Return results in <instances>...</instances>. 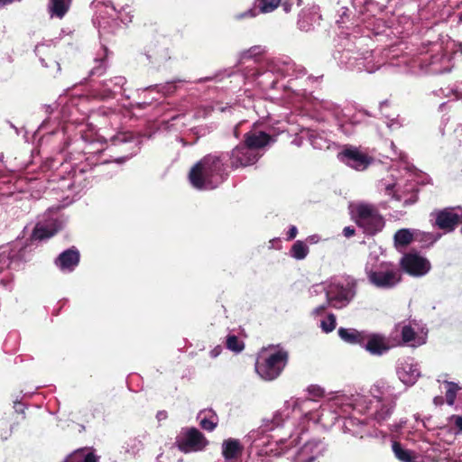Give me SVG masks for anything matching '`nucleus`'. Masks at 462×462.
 I'll use <instances>...</instances> for the list:
<instances>
[{
	"instance_id": "obj_1",
	"label": "nucleus",
	"mask_w": 462,
	"mask_h": 462,
	"mask_svg": "<svg viewBox=\"0 0 462 462\" xmlns=\"http://www.w3.org/2000/svg\"><path fill=\"white\" fill-rule=\"evenodd\" d=\"M50 170H54L48 176L51 189H58L61 192H79L87 188L85 183L87 178L84 177L87 169L81 161L78 163L70 161L67 162L63 157L60 159H51L42 165L43 171Z\"/></svg>"
},
{
	"instance_id": "obj_2",
	"label": "nucleus",
	"mask_w": 462,
	"mask_h": 462,
	"mask_svg": "<svg viewBox=\"0 0 462 462\" xmlns=\"http://www.w3.org/2000/svg\"><path fill=\"white\" fill-rule=\"evenodd\" d=\"M90 114L99 116L108 117L111 124L116 125L120 119V115L115 110L108 107H99L93 109L89 107V98L86 96L74 97L67 100L59 110L60 123L62 122L66 125L62 126L60 130L50 132V134L60 135L64 138L67 131L69 130V124L82 125Z\"/></svg>"
},
{
	"instance_id": "obj_3",
	"label": "nucleus",
	"mask_w": 462,
	"mask_h": 462,
	"mask_svg": "<svg viewBox=\"0 0 462 462\" xmlns=\"http://www.w3.org/2000/svg\"><path fill=\"white\" fill-rule=\"evenodd\" d=\"M91 5L95 12L92 21L101 36L114 33L120 23L132 22V10L128 5H119L112 0H93Z\"/></svg>"
},
{
	"instance_id": "obj_4",
	"label": "nucleus",
	"mask_w": 462,
	"mask_h": 462,
	"mask_svg": "<svg viewBox=\"0 0 462 462\" xmlns=\"http://www.w3.org/2000/svg\"><path fill=\"white\" fill-rule=\"evenodd\" d=\"M227 178L223 160L217 155L208 154L200 159L190 170L189 179L192 186L199 189H214Z\"/></svg>"
},
{
	"instance_id": "obj_5",
	"label": "nucleus",
	"mask_w": 462,
	"mask_h": 462,
	"mask_svg": "<svg viewBox=\"0 0 462 462\" xmlns=\"http://www.w3.org/2000/svg\"><path fill=\"white\" fill-rule=\"evenodd\" d=\"M80 138L74 141L76 148L82 150V156L87 164L91 168L93 165H98L107 162L106 159H99V155L106 149V139L97 134L94 129L88 131H79Z\"/></svg>"
},
{
	"instance_id": "obj_6",
	"label": "nucleus",
	"mask_w": 462,
	"mask_h": 462,
	"mask_svg": "<svg viewBox=\"0 0 462 462\" xmlns=\"http://www.w3.org/2000/svg\"><path fill=\"white\" fill-rule=\"evenodd\" d=\"M288 359V352L282 349L269 355H260L254 365L255 371L263 380L273 381L282 374Z\"/></svg>"
},
{
	"instance_id": "obj_7",
	"label": "nucleus",
	"mask_w": 462,
	"mask_h": 462,
	"mask_svg": "<svg viewBox=\"0 0 462 462\" xmlns=\"http://www.w3.org/2000/svg\"><path fill=\"white\" fill-rule=\"evenodd\" d=\"M355 221L367 236H374L382 231L385 222L377 208L370 204L360 203L355 208Z\"/></svg>"
},
{
	"instance_id": "obj_8",
	"label": "nucleus",
	"mask_w": 462,
	"mask_h": 462,
	"mask_svg": "<svg viewBox=\"0 0 462 462\" xmlns=\"http://www.w3.org/2000/svg\"><path fill=\"white\" fill-rule=\"evenodd\" d=\"M27 260V247L21 241L0 246V273L5 269L21 270Z\"/></svg>"
},
{
	"instance_id": "obj_9",
	"label": "nucleus",
	"mask_w": 462,
	"mask_h": 462,
	"mask_svg": "<svg viewBox=\"0 0 462 462\" xmlns=\"http://www.w3.org/2000/svg\"><path fill=\"white\" fill-rule=\"evenodd\" d=\"M209 441L197 428H189L177 441L178 448L183 453L200 452L205 450Z\"/></svg>"
},
{
	"instance_id": "obj_10",
	"label": "nucleus",
	"mask_w": 462,
	"mask_h": 462,
	"mask_svg": "<svg viewBox=\"0 0 462 462\" xmlns=\"http://www.w3.org/2000/svg\"><path fill=\"white\" fill-rule=\"evenodd\" d=\"M144 135L134 134L130 132L118 131L116 134L109 136V141L112 145L124 144L126 146V151H130V153L126 156L116 159V162H122L131 158L133 155L138 152L140 145L143 143Z\"/></svg>"
},
{
	"instance_id": "obj_11",
	"label": "nucleus",
	"mask_w": 462,
	"mask_h": 462,
	"mask_svg": "<svg viewBox=\"0 0 462 462\" xmlns=\"http://www.w3.org/2000/svg\"><path fill=\"white\" fill-rule=\"evenodd\" d=\"M338 160L346 165L356 170H365L373 162L368 154L359 151L356 147H346L337 154Z\"/></svg>"
},
{
	"instance_id": "obj_12",
	"label": "nucleus",
	"mask_w": 462,
	"mask_h": 462,
	"mask_svg": "<svg viewBox=\"0 0 462 462\" xmlns=\"http://www.w3.org/2000/svg\"><path fill=\"white\" fill-rule=\"evenodd\" d=\"M399 271L393 268H380L368 273L370 283L377 288L391 289L401 282Z\"/></svg>"
},
{
	"instance_id": "obj_13",
	"label": "nucleus",
	"mask_w": 462,
	"mask_h": 462,
	"mask_svg": "<svg viewBox=\"0 0 462 462\" xmlns=\"http://www.w3.org/2000/svg\"><path fill=\"white\" fill-rule=\"evenodd\" d=\"M401 268L412 276H422L426 274L430 269V262L419 255L418 254H405L400 262Z\"/></svg>"
},
{
	"instance_id": "obj_14",
	"label": "nucleus",
	"mask_w": 462,
	"mask_h": 462,
	"mask_svg": "<svg viewBox=\"0 0 462 462\" xmlns=\"http://www.w3.org/2000/svg\"><path fill=\"white\" fill-rule=\"evenodd\" d=\"M259 153L249 147L245 142L235 147L230 155V164L234 169L254 164L259 159Z\"/></svg>"
},
{
	"instance_id": "obj_15",
	"label": "nucleus",
	"mask_w": 462,
	"mask_h": 462,
	"mask_svg": "<svg viewBox=\"0 0 462 462\" xmlns=\"http://www.w3.org/2000/svg\"><path fill=\"white\" fill-rule=\"evenodd\" d=\"M65 222L66 220L63 217L52 218L50 220L46 219L44 222H39L32 233L31 239L32 241L46 240L61 229Z\"/></svg>"
},
{
	"instance_id": "obj_16",
	"label": "nucleus",
	"mask_w": 462,
	"mask_h": 462,
	"mask_svg": "<svg viewBox=\"0 0 462 462\" xmlns=\"http://www.w3.org/2000/svg\"><path fill=\"white\" fill-rule=\"evenodd\" d=\"M435 215V226L447 233L454 231L461 223L462 213H457L454 208H446L436 212Z\"/></svg>"
},
{
	"instance_id": "obj_17",
	"label": "nucleus",
	"mask_w": 462,
	"mask_h": 462,
	"mask_svg": "<svg viewBox=\"0 0 462 462\" xmlns=\"http://www.w3.org/2000/svg\"><path fill=\"white\" fill-rule=\"evenodd\" d=\"M79 251L72 246L59 254L55 264L61 272L70 273L79 265Z\"/></svg>"
},
{
	"instance_id": "obj_18",
	"label": "nucleus",
	"mask_w": 462,
	"mask_h": 462,
	"mask_svg": "<svg viewBox=\"0 0 462 462\" xmlns=\"http://www.w3.org/2000/svg\"><path fill=\"white\" fill-rule=\"evenodd\" d=\"M281 4V0H254L253 8L248 9L245 12L237 14L236 15V20L244 18H253L258 14H268L273 12Z\"/></svg>"
},
{
	"instance_id": "obj_19",
	"label": "nucleus",
	"mask_w": 462,
	"mask_h": 462,
	"mask_svg": "<svg viewBox=\"0 0 462 462\" xmlns=\"http://www.w3.org/2000/svg\"><path fill=\"white\" fill-rule=\"evenodd\" d=\"M125 83V78L121 76L106 79L102 83L101 90L97 92L96 96L100 99L110 98L114 96V94L120 91Z\"/></svg>"
},
{
	"instance_id": "obj_20",
	"label": "nucleus",
	"mask_w": 462,
	"mask_h": 462,
	"mask_svg": "<svg viewBox=\"0 0 462 462\" xmlns=\"http://www.w3.org/2000/svg\"><path fill=\"white\" fill-rule=\"evenodd\" d=\"M362 346L370 354L375 356H381L389 349L385 338L379 334H367L366 340Z\"/></svg>"
},
{
	"instance_id": "obj_21",
	"label": "nucleus",
	"mask_w": 462,
	"mask_h": 462,
	"mask_svg": "<svg viewBox=\"0 0 462 462\" xmlns=\"http://www.w3.org/2000/svg\"><path fill=\"white\" fill-rule=\"evenodd\" d=\"M343 430L345 432H348L360 439L370 434L366 423L355 417H347L344 419Z\"/></svg>"
},
{
	"instance_id": "obj_22",
	"label": "nucleus",
	"mask_w": 462,
	"mask_h": 462,
	"mask_svg": "<svg viewBox=\"0 0 462 462\" xmlns=\"http://www.w3.org/2000/svg\"><path fill=\"white\" fill-rule=\"evenodd\" d=\"M272 141V136L265 132H248L244 135V142L254 151L263 148Z\"/></svg>"
},
{
	"instance_id": "obj_23",
	"label": "nucleus",
	"mask_w": 462,
	"mask_h": 462,
	"mask_svg": "<svg viewBox=\"0 0 462 462\" xmlns=\"http://www.w3.org/2000/svg\"><path fill=\"white\" fill-rule=\"evenodd\" d=\"M71 0H48L47 12L51 18L62 19L69 12Z\"/></svg>"
},
{
	"instance_id": "obj_24",
	"label": "nucleus",
	"mask_w": 462,
	"mask_h": 462,
	"mask_svg": "<svg viewBox=\"0 0 462 462\" xmlns=\"http://www.w3.org/2000/svg\"><path fill=\"white\" fill-rule=\"evenodd\" d=\"M319 443L308 441L299 450L296 460L297 462H313L319 454Z\"/></svg>"
},
{
	"instance_id": "obj_25",
	"label": "nucleus",
	"mask_w": 462,
	"mask_h": 462,
	"mask_svg": "<svg viewBox=\"0 0 462 462\" xmlns=\"http://www.w3.org/2000/svg\"><path fill=\"white\" fill-rule=\"evenodd\" d=\"M99 457L94 453L93 448H81L70 453L63 462H98Z\"/></svg>"
},
{
	"instance_id": "obj_26",
	"label": "nucleus",
	"mask_w": 462,
	"mask_h": 462,
	"mask_svg": "<svg viewBox=\"0 0 462 462\" xmlns=\"http://www.w3.org/2000/svg\"><path fill=\"white\" fill-rule=\"evenodd\" d=\"M337 333L345 342L361 346L365 344L367 337V334L365 331H358L355 328H339Z\"/></svg>"
},
{
	"instance_id": "obj_27",
	"label": "nucleus",
	"mask_w": 462,
	"mask_h": 462,
	"mask_svg": "<svg viewBox=\"0 0 462 462\" xmlns=\"http://www.w3.org/2000/svg\"><path fill=\"white\" fill-rule=\"evenodd\" d=\"M243 451V447L239 440L228 439L222 444V455L226 460L236 458Z\"/></svg>"
},
{
	"instance_id": "obj_28",
	"label": "nucleus",
	"mask_w": 462,
	"mask_h": 462,
	"mask_svg": "<svg viewBox=\"0 0 462 462\" xmlns=\"http://www.w3.org/2000/svg\"><path fill=\"white\" fill-rule=\"evenodd\" d=\"M107 54L108 50L106 46L102 47V54L95 59V66L89 71V77H100L105 74L107 69Z\"/></svg>"
},
{
	"instance_id": "obj_29",
	"label": "nucleus",
	"mask_w": 462,
	"mask_h": 462,
	"mask_svg": "<svg viewBox=\"0 0 462 462\" xmlns=\"http://www.w3.org/2000/svg\"><path fill=\"white\" fill-rule=\"evenodd\" d=\"M415 238V234L411 232L408 228L399 229L393 236L394 246L396 248L399 247H406L408 246Z\"/></svg>"
},
{
	"instance_id": "obj_30",
	"label": "nucleus",
	"mask_w": 462,
	"mask_h": 462,
	"mask_svg": "<svg viewBox=\"0 0 462 462\" xmlns=\"http://www.w3.org/2000/svg\"><path fill=\"white\" fill-rule=\"evenodd\" d=\"M394 406L395 404L393 402L381 403L380 408H378L374 414V420L379 423L388 420L393 413Z\"/></svg>"
},
{
	"instance_id": "obj_31",
	"label": "nucleus",
	"mask_w": 462,
	"mask_h": 462,
	"mask_svg": "<svg viewBox=\"0 0 462 462\" xmlns=\"http://www.w3.org/2000/svg\"><path fill=\"white\" fill-rule=\"evenodd\" d=\"M393 451L395 457L402 462H414L415 456L411 450L404 449L400 442L393 443Z\"/></svg>"
},
{
	"instance_id": "obj_32",
	"label": "nucleus",
	"mask_w": 462,
	"mask_h": 462,
	"mask_svg": "<svg viewBox=\"0 0 462 462\" xmlns=\"http://www.w3.org/2000/svg\"><path fill=\"white\" fill-rule=\"evenodd\" d=\"M309 252L308 245L301 240H297L291 248V255L297 260L306 258Z\"/></svg>"
},
{
	"instance_id": "obj_33",
	"label": "nucleus",
	"mask_w": 462,
	"mask_h": 462,
	"mask_svg": "<svg viewBox=\"0 0 462 462\" xmlns=\"http://www.w3.org/2000/svg\"><path fill=\"white\" fill-rule=\"evenodd\" d=\"M313 15L310 13L301 12L299 14L298 27L302 32H309L312 29Z\"/></svg>"
},
{
	"instance_id": "obj_34",
	"label": "nucleus",
	"mask_w": 462,
	"mask_h": 462,
	"mask_svg": "<svg viewBox=\"0 0 462 462\" xmlns=\"http://www.w3.org/2000/svg\"><path fill=\"white\" fill-rule=\"evenodd\" d=\"M445 383L448 385V389L446 391V402L449 406H452L455 403L457 393L460 390V387L454 382L446 381Z\"/></svg>"
},
{
	"instance_id": "obj_35",
	"label": "nucleus",
	"mask_w": 462,
	"mask_h": 462,
	"mask_svg": "<svg viewBox=\"0 0 462 462\" xmlns=\"http://www.w3.org/2000/svg\"><path fill=\"white\" fill-rule=\"evenodd\" d=\"M226 345L229 350L236 353H239L245 348L244 342L239 340L236 335H228L226 337Z\"/></svg>"
},
{
	"instance_id": "obj_36",
	"label": "nucleus",
	"mask_w": 462,
	"mask_h": 462,
	"mask_svg": "<svg viewBox=\"0 0 462 462\" xmlns=\"http://www.w3.org/2000/svg\"><path fill=\"white\" fill-rule=\"evenodd\" d=\"M218 423V419L216 413H213L209 418L204 417L199 421L201 429L207 431H213Z\"/></svg>"
},
{
	"instance_id": "obj_37",
	"label": "nucleus",
	"mask_w": 462,
	"mask_h": 462,
	"mask_svg": "<svg viewBox=\"0 0 462 462\" xmlns=\"http://www.w3.org/2000/svg\"><path fill=\"white\" fill-rule=\"evenodd\" d=\"M0 287L8 292H11L14 288V275L12 273H9L1 277Z\"/></svg>"
},
{
	"instance_id": "obj_38",
	"label": "nucleus",
	"mask_w": 462,
	"mask_h": 462,
	"mask_svg": "<svg viewBox=\"0 0 462 462\" xmlns=\"http://www.w3.org/2000/svg\"><path fill=\"white\" fill-rule=\"evenodd\" d=\"M336 316L332 313L328 315L327 319L321 320V328L324 332L329 333L336 328Z\"/></svg>"
},
{
	"instance_id": "obj_39",
	"label": "nucleus",
	"mask_w": 462,
	"mask_h": 462,
	"mask_svg": "<svg viewBox=\"0 0 462 462\" xmlns=\"http://www.w3.org/2000/svg\"><path fill=\"white\" fill-rule=\"evenodd\" d=\"M417 337V333L409 326H403L402 328V339L405 343H411Z\"/></svg>"
},
{
	"instance_id": "obj_40",
	"label": "nucleus",
	"mask_w": 462,
	"mask_h": 462,
	"mask_svg": "<svg viewBox=\"0 0 462 462\" xmlns=\"http://www.w3.org/2000/svg\"><path fill=\"white\" fill-rule=\"evenodd\" d=\"M301 4V0H283L281 1L280 5H282L283 11L285 13H290L293 5L300 6Z\"/></svg>"
},
{
	"instance_id": "obj_41",
	"label": "nucleus",
	"mask_w": 462,
	"mask_h": 462,
	"mask_svg": "<svg viewBox=\"0 0 462 462\" xmlns=\"http://www.w3.org/2000/svg\"><path fill=\"white\" fill-rule=\"evenodd\" d=\"M173 120V116H170L166 120L162 121L158 128L159 134L163 133H168L171 131V121Z\"/></svg>"
},
{
	"instance_id": "obj_42",
	"label": "nucleus",
	"mask_w": 462,
	"mask_h": 462,
	"mask_svg": "<svg viewBox=\"0 0 462 462\" xmlns=\"http://www.w3.org/2000/svg\"><path fill=\"white\" fill-rule=\"evenodd\" d=\"M260 53V47L254 46L242 53V59H251L252 57Z\"/></svg>"
},
{
	"instance_id": "obj_43",
	"label": "nucleus",
	"mask_w": 462,
	"mask_h": 462,
	"mask_svg": "<svg viewBox=\"0 0 462 462\" xmlns=\"http://www.w3.org/2000/svg\"><path fill=\"white\" fill-rule=\"evenodd\" d=\"M308 392L314 397H322L324 395V390L318 385H310L308 388Z\"/></svg>"
},
{
	"instance_id": "obj_44",
	"label": "nucleus",
	"mask_w": 462,
	"mask_h": 462,
	"mask_svg": "<svg viewBox=\"0 0 462 462\" xmlns=\"http://www.w3.org/2000/svg\"><path fill=\"white\" fill-rule=\"evenodd\" d=\"M450 420L454 422L455 426L458 429L459 432H462V416L452 415Z\"/></svg>"
},
{
	"instance_id": "obj_45",
	"label": "nucleus",
	"mask_w": 462,
	"mask_h": 462,
	"mask_svg": "<svg viewBox=\"0 0 462 462\" xmlns=\"http://www.w3.org/2000/svg\"><path fill=\"white\" fill-rule=\"evenodd\" d=\"M327 296H328V300H329L330 302H332V301H334V300L342 301V300H346V297H345V295L343 294V292H340V293H338L337 296H334V295L332 294V292H331V291H328V292L327 293Z\"/></svg>"
},
{
	"instance_id": "obj_46",
	"label": "nucleus",
	"mask_w": 462,
	"mask_h": 462,
	"mask_svg": "<svg viewBox=\"0 0 462 462\" xmlns=\"http://www.w3.org/2000/svg\"><path fill=\"white\" fill-rule=\"evenodd\" d=\"M298 229L295 226H291L287 233V240H292L296 237Z\"/></svg>"
},
{
	"instance_id": "obj_47",
	"label": "nucleus",
	"mask_w": 462,
	"mask_h": 462,
	"mask_svg": "<svg viewBox=\"0 0 462 462\" xmlns=\"http://www.w3.org/2000/svg\"><path fill=\"white\" fill-rule=\"evenodd\" d=\"M156 54L161 60H168L171 59V55L168 49L162 51H157Z\"/></svg>"
},
{
	"instance_id": "obj_48",
	"label": "nucleus",
	"mask_w": 462,
	"mask_h": 462,
	"mask_svg": "<svg viewBox=\"0 0 462 462\" xmlns=\"http://www.w3.org/2000/svg\"><path fill=\"white\" fill-rule=\"evenodd\" d=\"M356 233V230L354 227L352 226H346L344 229H343V234L346 237H350V236H353Z\"/></svg>"
},
{
	"instance_id": "obj_49",
	"label": "nucleus",
	"mask_w": 462,
	"mask_h": 462,
	"mask_svg": "<svg viewBox=\"0 0 462 462\" xmlns=\"http://www.w3.org/2000/svg\"><path fill=\"white\" fill-rule=\"evenodd\" d=\"M168 417V414L165 411H159L156 414V418L159 421L166 420Z\"/></svg>"
},
{
	"instance_id": "obj_50",
	"label": "nucleus",
	"mask_w": 462,
	"mask_h": 462,
	"mask_svg": "<svg viewBox=\"0 0 462 462\" xmlns=\"http://www.w3.org/2000/svg\"><path fill=\"white\" fill-rule=\"evenodd\" d=\"M47 48L45 44H38L35 47L34 52L36 55H40L44 52V49Z\"/></svg>"
},
{
	"instance_id": "obj_51",
	"label": "nucleus",
	"mask_w": 462,
	"mask_h": 462,
	"mask_svg": "<svg viewBox=\"0 0 462 462\" xmlns=\"http://www.w3.org/2000/svg\"><path fill=\"white\" fill-rule=\"evenodd\" d=\"M151 104H152L151 102H146V101L137 102V103H135L134 107L139 108V109H143V108H146Z\"/></svg>"
},
{
	"instance_id": "obj_52",
	"label": "nucleus",
	"mask_w": 462,
	"mask_h": 462,
	"mask_svg": "<svg viewBox=\"0 0 462 462\" xmlns=\"http://www.w3.org/2000/svg\"><path fill=\"white\" fill-rule=\"evenodd\" d=\"M52 122V118L51 116H49L47 119H45L42 124L41 125L40 128L41 129H45L49 126V125H51V123Z\"/></svg>"
},
{
	"instance_id": "obj_53",
	"label": "nucleus",
	"mask_w": 462,
	"mask_h": 462,
	"mask_svg": "<svg viewBox=\"0 0 462 462\" xmlns=\"http://www.w3.org/2000/svg\"><path fill=\"white\" fill-rule=\"evenodd\" d=\"M162 88H164V87L159 88L158 86H150V87L144 88L143 91L144 92V91H147V90L148 91H152L153 89H157V91L160 92Z\"/></svg>"
},
{
	"instance_id": "obj_54",
	"label": "nucleus",
	"mask_w": 462,
	"mask_h": 462,
	"mask_svg": "<svg viewBox=\"0 0 462 462\" xmlns=\"http://www.w3.org/2000/svg\"><path fill=\"white\" fill-rule=\"evenodd\" d=\"M44 108H45V112L50 116L54 112V109H55L51 105H46L44 106Z\"/></svg>"
},
{
	"instance_id": "obj_55",
	"label": "nucleus",
	"mask_w": 462,
	"mask_h": 462,
	"mask_svg": "<svg viewBox=\"0 0 462 462\" xmlns=\"http://www.w3.org/2000/svg\"><path fill=\"white\" fill-rule=\"evenodd\" d=\"M220 353V348L219 347H216L214 348L212 351H211V356L213 357H216L217 356V355Z\"/></svg>"
},
{
	"instance_id": "obj_56",
	"label": "nucleus",
	"mask_w": 462,
	"mask_h": 462,
	"mask_svg": "<svg viewBox=\"0 0 462 462\" xmlns=\"http://www.w3.org/2000/svg\"><path fill=\"white\" fill-rule=\"evenodd\" d=\"M68 144H69V141H68V140H66V141H65V143H64V145H63V147H62V148H60V152H65V148H66V146H67Z\"/></svg>"
},
{
	"instance_id": "obj_57",
	"label": "nucleus",
	"mask_w": 462,
	"mask_h": 462,
	"mask_svg": "<svg viewBox=\"0 0 462 462\" xmlns=\"http://www.w3.org/2000/svg\"><path fill=\"white\" fill-rule=\"evenodd\" d=\"M326 310V306H325V305H322V306H319V307L317 309V311H318V312H321V311H323V310Z\"/></svg>"
},
{
	"instance_id": "obj_58",
	"label": "nucleus",
	"mask_w": 462,
	"mask_h": 462,
	"mask_svg": "<svg viewBox=\"0 0 462 462\" xmlns=\"http://www.w3.org/2000/svg\"><path fill=\"white\" fill-rule=\"evenodd\" d=\"M40 61H41V63H42V65L43 67H47V64L45 63L44 59L40 58Z\"/></svg>"
},
{
	"instance_id": "obj_59",
	"label": "nucleus",
	"mask_w": 462,
	"mask_h": 462,
	"mask_svg": "<svg viewBox=\"0 0 462 462\" xmlns=\"http://www.w3.org/2000/svg\"><path fill=\"white\" fill-rule=\"evenodd\" d=\"M435 402L442 403V401L438 400V398H435Z\"/></svg>"
},
{
	"instance_id": "obj_60",
	"label": "nucleus",
	"mask_w": 462,
	"mask_h": 462,
	"mask_svg": "<svg viewBox=\"0 0 462 462\" xmlns=\"http://www.w3.org/2000/svg\"><path fill=\"white\" fill-rule=\"evenodd\" d=\"M435 402L442 403V401L438 400V398H435Z\"/></svg>"
},
{
	"instance_id": "obj_61",
	"label": "nucleus",
	"mask_w": 462,
	"mask_h": 462,
	"mask_svg": "<svg viewBox=\"0 0 462 462\" xmlns=\"http://www.w3.org/2000/svg\"><path fill=\"white\" fill-rule=\"evenodd\" d=\"M435 402L442 403V401L438 400V398H435Z\"/></svg>"
},
{
	"instance_id": "obj_62",
	"label": "nucleus",
	"mask_w": 462,
	"mask_h": 462,
	"mask_svg": "<svg viewBox=\"0 0 462 462\" xmlns=\"http://www.w3.org/2000/svg\"><path fill=\"white\" fill-rule=\"evenodd\" d=\"M52 210H53V208H49V210H48V211H49V212H48V215H49V214H51V213L52 212Z\"/></svg>"
}]
</instances>
